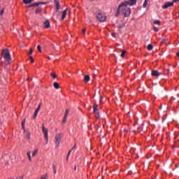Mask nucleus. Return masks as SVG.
<instances>
[{
    "mask_svg": "<svg viewBox=\"0 0 179 179\" xmlns=\"http://www.w3.org/2000/svg\"><path fill=\"white\" fill-rule=\"evenodd\" d=\"M31 6H33V5L27 6V8H30Z\"/></svg>",
    "mask_w": 179,
    "mask_h": 179,
    "instance_id": "obj_43",
    "label": "nucleus"
},
{
    "mask_svg": "<svg viewBox=\"0 0 179 179\" xmlns=\"http://www.w3.org/2000/svg\"><path fill=\"white\" fill-rule=\"evenodd\" d=\"M52 166H53L54 174H57V166H55V164H53Z\"/></svg>",
    "mask_w": 179,
    "mask_h": 179,
    "instance_id": "obj_22",
    "label": "nucleus"
},
{
    "mask_svg": "<svg viewBox=\"0 0 179 179\" xmlns=\"http://www.w3.org/2000/svg\"><path fill=\"white\" fill-rule=\"evenodd\" d=\"M125 54H127V51L122 50L120 57H121L122 58H124V57H125Z\"/></svg>",
    "mask_w": 179,
    "mask_h": 179,
    "instance_id": "obj_21",
    "label": "nucleus"
},
{
    "mask_svg": "<svg viewBox=\"0 0 179 179\" xmlns=\"http://www.w3.org/2000/svg\"><path fill=\"white\" fill-rule=\"evenodd\" d=\"M53 86H54L55 89H59V84L57 82H55L53 83Z\"/></svg>",
    "mask_w": 179,
    "mask_h": 179,
    "instance_id": "obj_14",
    "label": "nucleus"
},
{
    "mask_svg": "<svg viewBox=\"0 0 179 179\" xmlns=\"http://www.w3.org/2000/svg\"><path fill=\"white\" fill-rule=\"evenodd\" d=\"M50 76H52V78H53V79H57V78L58 77L57 76V74H55V73H51Z\"/></svg>",
    "mask_w": 179,
    "mask_h": 179,
    "instance_id": "obj_18",
    "label": "nucleus"
},
{
    "mask_svg": "<svg viewBox=\"0 0 179 179\" xmlns=\"http://www.w3.org/2000/svg\"><path fill=\"white\" fill-rule=\"evenodd\" d=\"M98 107H99V105L96 104V103H94V108H98Z\"/></svg>",
    "mask_w": 179,
    "mask_h": 179,
    "instance_id": "obj_36",
    "label": "nucleus"
},
{
    "mask_svg": "<svg viewBox=\"0 0 179 179\" xmlns=\"http://www.w3.org/2000/svg\"><path fill=\"white\" fill-rule=\"evenodd\" d=\"M127 6H134V5H136V0H129L123 1Z\"/></svg>",
    "mask_w": 179,
    "mask_h": 179,
    "instance_id": "obj_6",
    "label": "nucleus"
},
{
    "mask_svg": "<svg viewBox=\"0 0 179 179\" xmlns=\"http://www.w3.org/2000/svg\"><path fill=\"white\" fill-rule=\"evenodd\" d=\"M27 156L28 157L29 162H31L33 160L31 159V151H27Z\"/></svg>",
    "mask_w": 179,
    "mask_h": 179,
    "instance_id": "obj_11",
    "label": "nucleus"
},
{
    "mask_svg": "<svg viewBox=\"0 0 179 179\" xmlns=\"http://www.w3.org/2000/svg\"><path fill=\"white\" fill-rule=\"evenodd\" d=\"M40 108H41V103H40V104L38 105V108H36V111L38 113V112L40 111Z\"/></svg>",
    "mask_w": 179,
    "mask_h": 179,
    "instance_id": "obj_28",
    "label": "nucleus"
},
{
    "mask_svg": "<svg viewBox=\"0 0 179 179\" xmlns=\"http://www.w3.org/2000/svg\"><path fill=\"white\" fill-rule=\"evenodd\" d=\"M112 36L115 37V33H112Z\"/></svg>",
    "mask_w": 179,
    "mask_h": 179,
    "instance_id": "obj_41",
    "label": "nucleus"
},
{
    "mask_svg": "<svg viewBox=\"0 0 179 179\" xmlns=\"http://www.w3.org/2000/svg\"><path fill=\"white\" fill-rule=\"evenodd\" d=\"M66 118H67V117H65V116L64 117V119H63V120H62V123H63V124H65V122H66Z\"/></svg>",
    "mask_w": 179,
    "mask_h": 179,
    "instance_id": "obj_33",
    "label": "nucleus"
},
{
    "mask_svg": "<svg viewBox=\"0 0 179 179\" xmlns=\"http://www.w3.org/2000/svg\"><path fill=\"white\" fill-rule=\"evenodd\" d=\"M85 82H89L90 80V76H85L84 78Z\"/></svg>",
    "mask_w": 179,
    "mask_h": 179,
    "instance_id": "obj_17",
    "label": "nucleus"
},
{
    "mask_svg": "<svg viewBox=\"0 0 179 179\" xmlns=\"http://www.w3.org/2000/svg\"><path fill=\"white\" fill-rule=\"evenodd\" d=\"M94 113L97 117H99V109L97 108H94Z\"/></svg>",
    "mask_w": 179,
    "mask_h": 179,
    "instance_id": "obj_19",
    "label": "nucleus"
},
{
    "mask_svg": "<svg viewBox=\"0 0 179 179\" xmlns=\"http://www.w3.org/2000/svg\"><path fill=\"white\" fill-rule=\"evenodd\" d=\"M24 134L25 138L28 141H30V139H31V134H30V130L29 129H24Z\"/></svg>",
    "mask_w": 179,
    "mask_h": 179,
    "instance_id": "obj_7",
    "label": "nucleus"
},
{
    "mask_svg": "<svg viewBox=\"0 0 179 179\" xmlns=\"http://www.w3.org/2000/svg\"><path fill=\"white\" fill-rule=\"evenodd\" d=\"M48 178V175L47 173L41 176V179H47Z\"/></svg>",
    "mask_w": 179,
    "mask_h": 179,
    "instance_id": "obj_20",
    "label": "nucleus"
},
{
    "mask_svg": "<svg viewBox=\"0 0 179 179\" xmlns=\"http://www.w3.org/2000/svg\"><path fill=\"white\" fill-rule=\"evenodd\" d=\"M61 139H62V134H57L55 136V144L57 145V147L59 146Z\"/></svg>",
    "mask_w": 179,
    "mask_h": 179,
    "instance_id": "obj_5",
    "label": "nucleus"
},
{
    "mask_svg": "<svg viewBox=\"0 0 179 179\" xmlns=\"http://www.w3.org/2000/svg\"><path fill=\"white\" fill-rule=\"evenodd\" d=\"M96 19L99 22H106V19H107V16L104 13H98L96 14Z\"/></svg>",
    "mask_w": 179,
    "mask_h": 179,
    "instance_id": "obj_3",
    "label": "nucleus"
},
{
    "mask_svg": "<svg viewBox=\"0 0 179 179\" xmlns=\"http://www.w3.org/2000/svg\"><path fill=\"white\" fill-rule=\"evenodd\" d=\"M2 55L4 58V59H6V61H7V62H10V52H9V50L3 49Z\"/></svg>",
    "mask_w": 179,
    "mask_h": 179,
    "instance_id": "obj_2",
    "label": "nucleus"
},
{
    "mask_svg": "<svg viewBox=\"0 0 179 179\" xmlns=\"http://www.w3.org/2000/svg\"><path fill=\"white\" fill-rule=\"evenodd\" d=\"M86 33V29H83V34H85Z\"/></svg>",
    "mask_w": 179,
    "mask_h": 179,
    "instance_id": "obj_39",
    "label": "nucleus"
},
{
    "mask_svg": "<svg viewBox=\"0 0 179 179\" xmlns=\"http://www.w3.org/2000/svg\"><path fill=\"white\" fill-rule=\"evenodd\" d=\"M171 6H174V0L173 2H166L162 6L163 9H167V8H170Z\"/></svg>",
    "mask_w": 179,
    "mask_h": 179,
    "instance_id": "obj_8",
    "label": "nucleus"
},
{
    "mask_svg": "<svg viewBox=\"0 0 179 179\" xmlns=\"http://www.w3.org/2000/svg\"><path fill=\"white\" fill-rule=\"evenodd\" d=\"M33 0H23L24 3H31Z\"/></svg>",
    "mask_w": 179,
    "mask_h": 179,
    "instance_id": "obj_25",
    "label": "nucleus"
},
{
    "mask_svg": "<svg viewBox=\"0 0 179 179\" xmlns=\"http://www.w3.org/2000/svg\"><path fill=\"white\" fill-rule=\"evenodd\" d=\"M33 51H34L33 48H30L29 55H31V54H33Z\"/></svg>",
    "mask_w": 179,
    "mask_h": 179,
    "instance_id": "obj_32",
    "label": "nucleus"
},
{
    "mask_svg": "<svg viewBox=\"0 0 179 179\" xmlns=\"http://www.w3.org/2000/svg\"><path fill=\"white\" fill-rule=\"evenodd\" d=\"M101 100H103V97L100 96V101H101Z\"/></svg>",
    "mask_w": 179,
    "mask_h": 179,
    "instance_id": "obj_42",
    "label": "nucleus"
},
{
    "mask_svg": "<svg viewBox=\"0 0 179 179\" xmlns=\"http://www.w3.org/2000/svg\"><path fill=\"white\" fill-rule=\"evenodd\" d=\"M70 155H71V150L69 152V153H68V155H67L66 160H68V159H69Z\"/></svg>",
    "mask_w": 179,
    "mask_h": 179,
    "instance_id": "obj_37",
    "label": "nucleus"
},
{
    "mask_svg": "<svg viewBox=\"0 0 179 179\" xmlns=\"http://www.w3.org/2000/svg\"><path fill=\"white\" fill-rule=\"evenodd\" d=\"M151 75H152V76H160V75H162V73H159V71H152L151 72Z\"/></svg>",
    "mask_w": 179,
    "mask_h": 179,
    "instance_id": "obj_10",
    "label": "nucleus"
},
{
    "mask_svg": "<svg viewBox=\"0 0 179 179\" xmlns=\"http://www.w3.org/2000/svg\"><path fill=\"white\" fill-rule=\"evenodd\" d=\"M48 59H51V58H50V57H48Z\"/></svg>",
    "mask_w": 179,
    "mask_h": 179,
    "instance_id": "obj_46",
    "label": "nucleus"
},
{
    "mask_svg": "<svg viewBox=\"0 0 179 179\" xmlns=\"http://www.w3.org/2000/svg\"><path fill=\"white\" fill-rule=\"evenodd\" d=\"M148 3H149V0H145L143 7L146 8L148 6Z\"/></svg>",
    "mask_w": 179,
    "mask_h": 179,
    "instance_id": "obj_16",
    "label": "nucleus"
},
{
    "mask_svg": "<svg viewBox=\"0 0 179 179\" xmlns=\"http://www.w3.org/2000/svg\"><path fill=\"white\" fill-rule=\"evenodd\" d=\"M0 15H3V10H1Z\"/></svg>",
    "mask_w": 179,
    "mask_h": 179,
    "instance_id": "obj_40",
    "label": "nucleus"
},
{
    "mask_svg": "<svg viewBox=\"0 0 179 179\" xmlns=\"http://www.w3.org/2000/svg\"><path fill=\"white\" fill-rule=\"evenodd\" d=\"M38 114V112L35 110V113H34V120H36V118H37Z\"/></svg>",
    "mask_w": 179,
    "mask_h": 179,
    "instance_id": "obj_27",
    "label": "nucleus"
},
{
    "mask_svg": "<svg viewBox=\"0 0 179 179\" xmlns=\"http://www.w3.org/2000/svg\"><path fill=\"white\" fill-rule=\"evenodd\" d=\"M117 12H120L124 17H128L131 15V8L125 3L122 2L117 8Z\"/></svg>",
    "mask_w": 179,
    "mask_h": 179,
    "instance_id": "obj_1",
    "label": "nucleus"
},
{
    "mask_svg": "<svg viewBox=\"0 0 179 179\" xmlns=\"http://www.w3.org/2000/svg\"><path fill=\"white\" fill-rule=\"evenodd\" d=\"M177 1H179V0H173V2H177Z\"/></svg>",
    "mask_w": 179,
    "mask_h": 179,
    "instance_id": "obj_45",
    "label": "nucleus"
},
{
    "mask_svg": "<svg viewBox=\"0 0 179 179\" xmlns=\"http://www.w3.org/2000/svg\"><path fill=\"white\" fill-rule=\"evenodd\" d=\"M68 114H69V110L66 109L64 115L65 118H68Z\"/></svg>",
    "mask_w": 179,
    "mask_h": 179,
    "instance_id": "obj_26",
    "label": "nucleus"
},
{
    "mask_svg": "<svg viewBox=\"0 0 179 179\" xmlns=\"http://www.w3.org/2000/svg\"><path fill=\"white\" fill-rule=\"evenodd\" d=\"M68 14V8L65 9L62 13V18L61 20H64L66 17V15Z\"/></svg>",
    "mask_w": 179,
    "mask_h": 179,
    "instance_id": "obj_9",
    "label": "nucleus"
},
{
    "mask_svg": "<svg viewBox=\"0 0 179 179\" xmlns=\"http://www.w3.org/2000/svg\"><path fill=\"white\" fill-rule=\"evenodd\" d=\"M177 57H179V52L176 54Z\"/></svg>",
    "mask_w": 179,
    "mask_h": 179,
    "instance_id": "obj_44",
    "label": "nucleus"
},
{
    "mask_svg": "<svg viewBox=\"0 0 179 179\" xmlns=\"http://www.w3.org/2000/svg\"><path fill=\"white\" fill-rule=\"evenodd\" d=\"M23 178H24L23 175H20V176H17L16 179H23Z\"/></svg>",
    "mask_w": 179,
    "mask_h": 179,
    "instance_id": "obj_31",
    "label": "nucleus"
},
{
    "mask_svg": "<svg viewBox=\"0 0 179 179\" xmlns=\"http://www.w3.org/2000/svg\"><path fill=\"white\" fill-rule=\"evenodd\" d=\"M153 29L155 31H159V28L156 27H153Z\"/></svg>",
    "mask_w": 179,
    "mask_h": 179,
    "instance_id": "obj_35",
    "label": "nucleus"
},
{
    "mask_svg": "<svg viewBox=\"0 0 179 179\" xmlns=\"http://www.w3.org/2000/svg\"><path fill=\"white\" fill-rule=\"evenodd\" d=\"M26 124V120H24L22 122V129L24 131V129H26V127H24V125Z\"/></svg>",
    "mask_w": 179,
    "mask_h": 179,
    "instance_id": "obj_24",
    "label": "nucleus"
},
{
    "mask_svg": "<svg viewBox=\"0 0 179 179\" xmlns=\"http://www.w3.org/2000/svg\"><path fill=\"white\" fill-rule=\"evenodd\" d=\"M41 12V8H38L36 10V13H40Z\"/></svg>",
    "mask_w": 179,
    "mask_h": 179,
    "instance_id": "obj_38",
    "label": "nucleus"
},
{
    "mask_svg": "<svg viewBox=\"0 0 179 179\" xmlns=\"http://www.w3.org/2000/svg\"><path fill=\"white\" fill-rule=\"evenodd\" d=\"M29 59H30L31 64H33L34 62V59H33V57L30 56Z\"/></svg>",
    "mask_w": 179,
    "mask_h": 179,
    "instance_id": "obj_30",
    "label": "nucleus"
},
{
    "mask_svg": "<svg viewBox=\"0 0 179 179\" xmlns=\"http://www.w3.org/2000/svg\"><path fill=\"white\" fill-rule=\"evenodd\" d=\"M154 24H160V20H157L154 21Z\"/></svg>",
    "mask_w": 179,
    "mask_h": 179,
    "instance_id": "obj_29",
    "label": "nucleus"
},
{
    "mask_svg": "<svg viewBox=\"0 0 179 179\" xmlns=\"http://www.w3.org/2000/svg\"><path fill=\"white\" fill-rule=\"evenodd\" d=\"M148 50L149 51L153 50V45H151V44H149L148 46Z\"/></svg>",
    "mask_w": 179,
    "mask_h": 179,
    "instance_id": "obj_23",
    "label": "nucleus"
},
{
    "mask_svg": "<svg viewBox=\"0 0 179 179\" xmlns=\"http://www.w3.org/2000/svg\"><path fill=\"white\" fill-rule=\"evenodd\" d=\"M42 132L44 135L45 140L46 141L45 145H48V129H47L44 125L42 126Z\"/></svg>",
    "mask_w": 179,
    "mask_h": 179,
    "instance_id": "obj_4",
    "label": "nucleus"
},
{
    "mask_svg": "<svg viewBox=\"0 0 179 179\" xmlns=\"http://www.w3.org/2000/svg\"><path fill=\"white\" fill-rule=\"evenodd\" d=\"M43 24H44V27H45V29H50V21H48V20H46L44 23H43Z\"/></svg>",
    "mask_w": 179,
    "mask_h": 179,
    "instance_id": "obj_12",
    "label": "nucleus"
},
{
    "mask_svg": "<svg viewBox=\"0 0 179 179\" xmlns=\"http://www.w3.org/2000/svg\"><path fill=\"white\" fill-rule=\"evenodd\" d=\"M37 153H38V149H35L32 152V157H36L37 156Z\"/></svg>",
    "mask_w": 179,
    "mask_h": 179,
    "instance_id": "obj_13",
    "label": "nucleus"
},
{
    "mask_svg": "<svg viewBox=\"0 0 179 179\" xmlns=\"http://www.w3.org/2000/svg\"><path fill=\"white\" fill-rule=\"evenodd\" d=\"M55 5H56V9L57 10H59L61 6H59V3L58 1H55Z\"/></svg>",
    "mask_w": 179,
    "mask_h": 179,
    "instance_id": "obj_15",
    "label": "nucleus"
},
{
    "mask_svg": "<svg viewBox=\"0 0 179 179\" xmlns=\"http://www.w3.org/2000/svg\"><path fill=\"white\" fill-rule=\"evenodd\" d=\"M38 50L39 51V52H41V45H38Z\"/></svg>",
    "mask_w": 179,
    "mask_h": 179,
    "instance_id": "obj_34",
    "label": "nucleus"
}]
</instances>
